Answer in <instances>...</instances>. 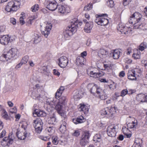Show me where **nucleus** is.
Listing matches in <instances>:
<instances>
[{"instance_id": "1", "label": "nucleus", "mask_w": 147, "mask_h": 147, "mask_svg": "<svg viewBox=\"0 0 147 147\" xmlns=\"http://www.w3.org/2000/svg\"><path fill=\"white\" fill-rule=\"evenodd\" d=\"M144 20L142 18V15L140 13L135 12L130 16L128 22L129 24H133L134 29L144 30H147V25L143 22Z\"/></svg>"}, {"instance_id": "2", "label": "nucleus", "mask_w": 147, "mask_h": 147, "mask_svg": "<svg viewBox=\"0 0 147 147\" xmlns=\"http://www.w3.org/2000/svg\"><path fill=\"white\" fill-rule=\"evenodd\" d=\"M82 24V22H79L76 18L72 19L71 22V25L68 27L63 32V34L65 38L72 36L77 31V28Z\"/></svg>"}, {"instance_id": "3", "label": "nucleus", "mask_w": 147, "mask_h": 147, "mask_svg": "<svg viewBox=\"0 0 147 147\" xmlns=\"http://www.w3.org/2000/svg\"><path fill=\"white\" fill-rule=\"evenodd\" d=\"M17 49L11 48L9 51L5 52L0 57V60L3 61H7L14 57L17 53Z\"/></svg>"}, {"instance_id": "4", "label": "nucleus", "mask_w": 147, "mask_h": 147, "mask_svg": "<svg viewBox=\"0 0 147 147\" xmlns=\"http://www.w3.org/2000/svg\"><path fill=\"white\" fill-rule=\"evenodd\" d=\"M21 3L18 1H11L8 2L5 8V10L7 12L16 11L20 8Z\"/></svg>"}, {"instance_id": "5", "label": "nucleus", "mask_w": 147, "mask_h": 147, "mask_svg": "<svg viewBox=\"0 0 147 147\" xmlns=\"http://www.w3.org/2000/svg\"><path fill=\"white\" fill-rule=\"evenodd\" d=\"M107 15L106 14H102L97 16L96 17L95 22L98 25L101 26H105L107 25L109 23L108 20L104 17Z\"/></svg>"}, {"instance_id": "6", "label": "nucleus", "mask_w": 147, "mask_h": 147, "mask_svg": "<svg viewBox=\"0 0 147 147\" xmlns=\"http://www.w3.org/2000/svg\"><path fill=\"white\" fill-rule=\"evenodd\" d=\"M90 136V134L89 131H85L84 132L80 141V144L81 146H84L88 144Z\"/></svg>"}, {"instance_id": "7", "label": "nucleus", "mask_w": 147, "mask_h": 147, "mask_svg": "<svg viewBox=\"0 0 147 147\" xmlns=\"http://www.w3.org/2000/svg\"><path fill=\"white\" fill-rule=\"evenodd\" d=\"M116 108L115 107L110 108L106 107L102 109L100 113L102 115H106L108 118H111L113 116L115 112L114 110H116Z\"/></svg>"}, {"instance_id": "8", "label": "nucleus", "mask_w": 147, "mask_h": 147, "mask_svg": "<svg viewBox=\"0 0 147 147\" xmlns=\"http://www.w3.org/2000/svg\"><path fill=\"white\" fill-rule=\"evenodd\" d=\"M45 5L47 9L52 11H55L57 8V3L54 0H46Z\"/></svg>"}, {"instance_id": "9", "label": "nucleus", "mask_w": 147, "mask_h": 147, "mask_svg": "<svg viewBox=\"0 0 147 147\" xmlns=\"http://www.w3.org/2000/svg\"><path fill=\"white\" fill-rule=\"evenodd\" d=\"M97 70L95 68H89L87 70V73L91 77L95 78H99L101 76V74L100 73L97 72Z\"/></svg>"}, {"instance_id": "10", "label": "nucleus", "mask_w": 147, "mask_h": 147, "mask_svg": "<svg viewBox=\"0 0 147 147\" xmlns=\"http://www.w3.org/2000/svg\"><path fill=\"white\" fill-rule=\"evenodd\" d=\"M98 55L100 58H105L109 56V53L108 50L103 48L97 50Z\"/></svg>"}, {"instance_id": "11", "label": "nucleus", "mask_w": 147, "mask_h": 147, "mask_svg": "<svg viewBox=\"0 0 147 147\" xmlns=\"http://www.w3.org/2000/svg\"><path fill=\"white\" fill-rule=\"evenodd\" d=\"M50 105H51L52 107H54L55 106V109L59 113H61L63 108V105L59 102H57L55 100H53L50 101L49 103Z\"/></svg>"}, {"instance_id": "12", "label": "nucleus", "mask_w": 147, "mask_h": 147, "mask_svg": "<svg viewBox=\"0 0 147 147\" xmlns=\"http://www.w3.org/2000/svg\"><path fill=\"white\" fill-rule=\"evenodd\" d=\"M115 126L114 125H111L109 126L107 130V134L108 136L113 137L116 136Z\"/></svg>"}, {"instance_id": "13", "label": "nucleus", "mask_w": 147, "mask_h": 147, "mask_svg": "<svg viewBox=\"0 0 147 147\" xmlns=\"http://www.w3.org/2000/svg\"><path fill=\"white\" fill-rule=\"evenodd\" d=\"M59 65L61 68L65 67L67 65L68 60L66 57L62 56L59 59Z\"/></svg>"}, {"instance_id": "14", "label": "nucleus", "mask_w": 147, "mask_h": 147, "mask_svg": "<svg viewBox=\"0 0 147 147\" xmlns=\"http://www.w3.org/2000/svg\"><path fill=\"white\" fill-rule=\"evenodd\" d=\"M15 138L14 135L12 134H9L8 137H5L3 139V142H5L7 145L9 146L10 145L12 144Z\"/></svg>"}, {"instance_id": "15", "label": "nucleus", "mask_w": 147, "mask_h": 147, "mask_svg": "<svg viewBox=\"0 0 147 147\" xmlns=\"http://www.w3.org/2000/svg\"><path fill=\"white\" fill-rule=\"evenodd\" d=\"M10 38L8 35L0 36V43L4 45H7L9 42H11Z\"/></svg>"}, {"instance_id": "16", "label": "nucleus", "mask_w": 147, "mask_h": 147, "mask_svg": "<svg viewBox=\"0 0 147 147\" xmlns=\"http://www.w3.org/2000/svg\"><path fill=\"white\" fill-rule=\"evenodd\" d=\"M52 27V24L50 23H48L44 30L42 32V34L44 35L45 37L47 38L49 34Z\"/></svg>"}, {"instance_id": "17", "label": "nucleus", "mask_w": 147, "mask_h": 147, "mask_svg": "<svg viewBox=\"0 0 147 147\" xmlns=\"http://www.w3.org/2000/svg\"><path fill=\"white\" fill-rule=\"evenodd\" d=\"M16 136L18 138L21 140H24L27 136L29 135L30 134L26 131L22 133L17 131L16 133Z\"/></svg>"}, {"instance_id": "18", "label": "nucleus", "mask_w": 147, "mask_h": 147, "mask_svg": "<svg viewBox=\"0 0 147 147\" xmlns=\"http://www.w3.org/2000/svg\"><path fill=\"white\" fill-rule=\"evenodd\" d=\"M136 100L138 102H147V95L144 94H140L137 95L136 97Z\"/></svg>"}, {"instance_id": "19", "label": "nucleus", "mask_w": 147, "mask_h": 147, "mask_svg": "<svg viewBox=\"0 0 147 147\" xmlns=\"http://www.w3.org/2000/svg\"><path fill=\"white\" fill-rule=\"evenodd\" d=\"M93 27V24L92 22H89L86 23L84 28V31L87 33H90Z\"/></svg>"}, {"instance_id": "20", "label": "nucleus", "mask_w": 147, "mask_h": 147, "mask_svg": "<svg viewBox=\"0 0 147 147\" xmlns=\"http://www.w3.org/2000/svg\"><path fill=\"white\" fill-rule=\"evenodd\" d=\"M33 114L38 117H45L46 116V113L44 111L38 109H34Z\"/></svg>"}, {"instance_id": "21", "label": "nucleus", "mask_w": 147, "mask_h": 147, "mask_svg": "<svg viewBox=\"0 0 147 147\" xmlns=\"http://www.w3.org/2000/svg\"><path fill=\"white\" fill-rule=\"evenodd\" d=\"M33 123H34V127L38 128L42 127L43 123L42 120L40 118H38L36 120H34Z\"/></svg>"}, {"instance_id": "22", "label": "nucleus", "mask_w": 147, "mask_h": 147, "mask_svg": "<svg viewBox=\"0 0 147 147\" xmlns=\"http://www.w3.org/2000/svg\"><path fill=\"white\" fill-rule=\"evenodd\" d=\"M88 87H91L90 90V92L94 95L96 93L97 89V86L96 85H94L93 84H89L88 85Z\"/></svg>"}, {"instance_id": "23", "label": "nucleus", "mask_w": 147, "mask_h": 147, "mask_svg": "<svg viewBox=\"0 0 147 147\" xmlns=\"http://www.w3.org/2000/svg\"><path fill=\"white\" fill-rule=\"evenodd\" d=\"M85 121V119L82 116L74 119L73 120V122L75 124L82 123Z\"/></svg>"}, {"instance_id": "24", "label": "nucleus", "mask_w": 147, "mask_h": 147, "mask_svg": "<svg viewBox=\"0 0 147 147\" xmlns=\"http://www.w3.org/2000/svg\"><path fill=\"white\" fill-rule=\"evenodd\" d=\"M122 53L119 49H115L113 52V57L115 59H117L119 58Z\"/></svg>"}, {"instance_id": "25", "label": "nucleus", "mask_w": 147, "mask_h": 147, "mask_svg": "<svg viewBox=\"0 0 147 147\" xmlns=\"http://www.w3.org/2000/svg\"><path fill=\"white\" fill-rule=\"evenodd\" d=\"M128 78L131 80H136V76L134 74L132 70L128 71L127 73Z\"/></svg>"}, {"instance_id": "26", "label": "nucleus", "mask_w": 147, "mask_h": 147, "mask_svg": "<svg viewBox=\"0 0 147 147\" xmlns=\"http://www.w3.org/2000/svg\"><path fill=\"white\" fill-rule=\"evenodd\" d=\"M45 131L49 135H52L54 133L55 129L54 127L53 126L48 127L46 128Z\"/></svg>"}, {"instance_id": "27", "label": "nucleus", "mask_w": 147, "mask_h": 147, "mask_svg": "<svg viewBox=\"0 0 147 147\" xmlns=\"http://www.w3.org/2000/svg\"><path fill=\"white\" fill-rule=\"evenodd\" d=\"M83 95L81 91H76L74 95V97L75 99H79L81 98Z\"/></svg>"}, {"instance_id": "28", "label": "nucleus", "mask_w": 147, "mask_h": 147, "mask_svg": "<svg viewBox=\"0 0 147 147\" xmlns=\"http://www.w3.org/2000/svg\"><path fill=\"white\" fill-rule=\"evenodd\" d=\"M84 58L82 57H80V56L78 57L76 60L77 64L78 65H84Z\"/></svg>"}, {"instance_id": "29", "label": "nucleus", "mask_w": 147, "mask_h": 147, "mask_svg": "<svg viewBox=\"0 0 147 147\" xmlns=\"http://www.w3.org/2000/svg\"><path fill=\"white\" fill-rule=\"evenodd\" d=\"M136 121L131 123H129L127 124V126L128 128L130 129L136 128L138 124V123L137 120H136Z\"/></svg>"}, {"instance_id": "30", "label": "nucleus", "mask_w": 147, "mask_h": 147, "mask_svg": "<svg viewBox=\"0 0 147 147\" xmlns=\"http://www.w3.org/2000/svg\"><path fill=\"white\" fill-rule=\"evenodd\" d=\"M67 99L66 96H62L59 99V101L58 102L62 105H65L66 104L67 102Z\"/></svg>"}, {"instance_id": "31", "label": "nucleus", "mask_w": 147, "mask_h": 147, "mask_svg": "<svg viewBox=\"0 0 147 147\" xmlns=\"http://www.w3.org/2000/svg\"><path fill=\"white\" fill-rule=\"evenodd\" d=\"M136 51L133 54L132 57L135 59H139L140 58V53L138 49H136Z\"/></svg>"}, {"instance_id": "32", "label": "nucleus", "mask_w": 147, "mask_h": 147, "mask_svg": "<svg viewBox=\"0 0 147 147\" xmlns=\"http://www.w3.org/2000/svg\"><path fill=\"white\" fill-rule=\"evenodd\" d=\"M56 121V119L54 115L49 118L48 123L50 124H54Z\"/></svg>"}, {"instance_id": "33", "label": "nucleus", "mask_w": 147, "mask_h": 147, "mask_svg": "<svg viewBox=\"0 0 147 147\" xmlns=\"http://www.w3.org/2000/svg\"><path fill=\"white\" fill-rule=\"evenodd\" d=\"M57 8L58 9V12L61 13H63L65 12V8L63 5H58Z\"/></svg>"}, {"instance_id": "34", "label": "nucleus", "mask_w": 147, "mask_h": 147, "mask_svg": "<svg viewBox=\"0 0 147 147\" xmlns=\"http://www.w3.org/2000/svg\"><path fill=\"white\" fill-rule=\"evenodd\" d=\"M118 30L119 31L122 33H126V32L124 30V29H126L124 25H122L121 24L119 25V27L117 28Z\"/></svg>"}, {"instance_id": "35", "label": "nucleus", "mask_w": 147, "mask_h": 147, "mask_svg": "<svg viewBox=\"0 0 147 147\" xmlns=\"http://www.w3.org/2000/svg\"><path fill=\"white\" fill-rule=\"evenodd\" d=\"M147 47V44L146 42H143L141 44L138 48L139 50L142 51Z\"/></svg>"}, {"instance_id": "36", "label": "nucleus", "mask_w": 147, "mask_h": 147, "mask_svg": "<svg viewBox=\"0 0 147 147\" xmlns=\"http://www.w3.org/2000/svg\"><path fill=\"white\" fill-rule=\"evenodd\" d=\"M34 36L35 37L34 38V42L35 43H37L39 42L41 40L40 35L37 34H35Z\"/></svg>"}, {"instance_id": "37", "label": "nucleus", "mask_w": 147, "mask_h": 147, "mask_svg": "<svg viewBox=\"0 0 147 147\" xmlns=\"http://www.w3.org/2000/svg\"><path fill=\"white\" fill-rule=\"evenodd\" d=\"M131 70L137 77L139 76L140 74L141 73V71L140 69L138 68L134 69H132Z\"/></svg>"}, {"instance_id": "38", "label": "nucleus", "mask_w": 147, "mask_h": 147, "mask_svg": "<svg viewBox=\"0 0 147 147\" xmlns=\"http://www.w3.org/2000/svg\"><path fill=\"white\" fill-rule=\"evenodd\" d=\"M101 140L100 135L99 134H96L94 137L93 140L96 142H100Z\"/></svg>"}, {"instance_id": "39", "label": "nucleus", "mask_w": 147, "mask_h": 147, "mask_svg": "<svg viewBox=\"0 0 147 147\" xmlns=\"http://www.w3.org/2000/svg\"><path fill=\"white\" fill-rule=\"evenodd\" d=\"M1 112V116L3 118L6 119H7L8 118V115L5 110L3 109Z\"/></svg>"}, {"instance_id": "40", "label": "nucleus", "mask_w": 147, "mask_h": 147, "mask_svg": "<svg viewBox=\"0 0 147 147\" xmlns=\"http://www.w3.org/2000/svg\"><path fill=\"white\" fill-rule=\"evenodd\" d=\"M100 98L102 100H105L107 98L106 94L105 92L103 90L102 92L99 95Z\"/></svg>"}, {"instance_id": "41", "label": "nucleus", "mask_w": 147, "mask_h": 147, "mask_svg": "<svg viewBox=\"0 0 147 147\" xmlns=\"http://www.w3.org/2000/svg\"><path fill=\"white\" fill-rule=\"evenodd\" d=\"M107 5L110 7H112L114 5V1L113 0H107Z\"/></svg>"}, {"instance_id": "42", "label": "nucleus", "mask_w": 147, "mask_h": 147, "mask_svg": "<svg viewBox=\"0 0 147 147\" xmlns=\"http://www.w3.org/2000/svg\"><path fill=\"white\" fill-rule=\"evenodd\" d=\"M142 139L138 138H136L134 141V144L142 146Z\"/></svg>"}, {"instance_id": "43", "label": "nucleus", "mask_w": 147, "mask_h": 147, "mask_svg": "<svg viewBox=\"0 0 147 147\" xmlns=\"http://www.w3.org/2000/svg\"><path fill=\"white\" fill-rule=\"evenodd\" d=\"M36 18L34 16L33 17H32V18H29L27 21L26 25L28 26H29L32 24L33 20L35 19Z\"/></svg>"}, {"instance_id": "44", "label": "nucleus", "mask_w": 147, "mask_h": 147, "mask_svg": "<svg viewBox=\"0 0 147 147\" xmlns=\"http://www.w3.org/2000/svg\"><path fill=\"white\" fill-rule=\"evenodd\" d=\"M29 59V57L28 56H25L23 57L21 60V62L23 64L26 63Z\"/></svg>"}, {"instance_id": "45", "label": "nucleus", "mask_w": 147, "mask_h": 147, "mask_svg": "<svg viewBox=\"0 0 147 147\" xmlns=\"http://www.w3.org/2000/svg\"><path fill=\"white\" fill-rule=\"evenodd\" d=\"M92 8V4H89L85 6L84 10V11H87L91 10Z\"/></svg>"}, {"instance_id": "46", "label": "nucleus", "mask_w": 147, "mask_h": 147, "mask_svg": "<svg viewBox=\"0 0 147 147\" xmlns=\"http://www.w3.org/2000/svg\"><path fill=\"white\" fill-rule=\"evenodd\" d=\"M52 143L53 144L57 145L58 144L59 141L57 140V136H53L52 138Z\"/></svg>"}, {"instance_id": "47", "label": "nucleus", "mask_w": 147, "mask_h": 147, "mask_svg": "<svg viewBox=\"0 0 147 147\" xmlns=\"http://www.w3.org/2000/svg\"><path fill=\"white\" fill-rule=\"evenodd\" d=\"M59 130L63 134H64L66 131V127L64 126H61L59 128Z\"/></svg>"}, {"instance_id": "48", "label": "nucleus", "mask_w": 147, "mask_h": 147, "mask_svg": "<svg viewBox=\"0 0 147 147\" xmlns=\"http://www.w3.org/2000/svg\"><path fill=\"white\" fill-rule=\"evenodd\" d=\"M79 108L81 109L80 110V111H84V112L88 111V109L86 108V106L84 105L80 104Z\"/></svg>"}, {"instance_id": "49", "label": "nucleus", "mask_w": 147, "mask_h": 147, "mask_svg": "<svg viewBox=\"0 0 147 147\" xmlns=\"http://www.w3.org/2000/svg\"><path fill=\"white\" fill-rule=\"evenodd\" d=\"M128 90L127 89H125L122 90L121 92L120 96H124L126 94H127Z\"/></svg>"}, {"instance_id": "50", "label": "nucleus", "mask_w": 147, "mask_h": 147, "mask_svg": "<svg viewBox=\"0 0 147 147\" xmlns=\"http://www.w3.org/2000/svg\"><path fill=\"white\" fill-rule=\"evenodd\" d=\"M38 5H34L32 7V11L33 12H35L38 10Z\"/></svg>"}, {"instance_id": "51", "label": "nucleus", "mask_w": 147, "mask_h": 147, "mask_svg": "<svg viewBox=\"0 0 147 147\" xmlns=\"http://www.w3.org/2000/svg\"><path fill=\"white\" fill-rule=\"evenodd\" d=\"M28 124H27V122L24 121V122L22 125V128H23L24 130L25 131L26 130V128H27V126Z\"/></svg>"}, {"instance_id": "52", "label": "nucleus", "mask_w": 147, "mask_h": 147, "mask_svg": "<svg viewBox=\"0 0 147 147\" xmlns=\"http://www.w3.org/2000/svg\"><path fill=\"white\" fill-rule=\"evenodd\" d=\"M25 18V16H22L20 18V23L22 25H23L25 23L24 21V20Z\"/></svg>"}, {"instance_id": "53", "label": "nucleus", "mask_w": 147, "mask_h": 147, "mask_svg": "<svg viewBox=\"0 0 147 147\" xmlns=\"http://www.w3.org/2000/svg\"><path fill=\"white\" fill-rule=\"evenodd\" d=\"M62 93L60 92L59 90H57V92L55 93V98L57 99L59 98L61 95Z\"/></svg>"}, {"instance_id": "54", "label": "nucleus", "mask_w": 147, "mask_h": 147, "mask_svg": "<svg viewBox=\"0 0 147 147\" xmlns=\"http://www.w3.org/2000/svg\"><path fill=\"white\" fill-rule=\"evenodd\" d=\"M66 121L67 119H65L64 120H62L61 122V126L66 127L67 125Z\"/></svg>"}, {"instance_id": "55", "label": "nucleus", "mask_w": 147, "mask_h": 147, "mask_svg": "<svg viewBox=\"0 0 147 147\" xmlns=\"http://www.w3.org/2000/svg\"><path fill=\"white\" fill-rule=\"evenodd\" d=\"M36 131L38 133H40L42 129V127H39L36 128V127H34Z\"/></svg>"}, {"instance_id": "56", "label": "nucleus", "mask_w": 147, "mask_h": 147, "mask_svg": "<svg viewBox=\"0 0 147 147\" xmlns=\"http://www.w3.org/2000/svg\"><path fill=\"white\" fill-rule=\"evenodd\" d=\"M131 0H123V4L125 6L129 4Z\"/></svg>"}, {"instance_id": "57", "label": "nucleus", "mask_w": 147, "mask_h": 147, "mask_svg": "<svg viewBox=\"0 0 147 147\" xmlns=\"http://www.w3.org/2000/svg\"><path fill=\"white\" fill-rule=\"evenodd\" d=\"M47 68L45 66H43L41 69V70L42 71H41V72L46 74L47 73Z\"/></svg>"}, {"instance_id": "58", "label": "nucleus", "mask_w": 147, "mask_h": 147, "mask_svg": "<svg viewBox=\"0 0 147 147\" xmlns=\"http://www.w3.org/2000/svg\"><path fill=\"white\" fill-rule=\"evenodd\" d=\"M128 128H127L125 127H123L122 129V131L125 134H126L127 131H128Z\"/></svg>"}, {"instance_id": "59", "label": "nucleus", "mask_w": 147, "mask_h": 147, "mask_svg": "<svg viewBox=\"0 0 147 147\" xmlns=\"http://www.w3.org/2000/svg\"><path fill=\"white\" fill-rule=\"evenodd\" d=\"M124 60L125 63L128 64L131 63L132 62V60L131 59L128 58L125 59Z\"/></svg>"}, {"instance_id": "60", "label": "nucleus", "mask_w": 147, "mask_h": 147, "mask_svg": "<svg viewBox=\"0 0 147 147\" xmlns=\"http://www.w3.org/2000/svg\"><path fill=\"white\" fill-rule=\"evenodd\" d=\"M10 22L13 24H15L16 23V20L13 18H11L10 19Z\"/></svg>"}, {"instance_id": "61", "label": "nucleus", "mask_w": 147, "mask_h": 147, "mask_svg": "<svg viewBox=\"0 0 147 147\" xmlns=\"http://www.w3.org/2000/svg\"><path fill=\"white\" fill-rule=\"evenodd\" d=\"M53 73L55 75H57L59 76L60 75V73L56 69H54L53 70Z\"/></svg>"}, {"instance_id": "62", "label": "nucleus", "mask_w": 147, "mask_h": 147, "mask_svg": "<svg viewBox=\"0 0 147 147\" xmlns=\"http://www.w3.org/2000/svg\"><path fill=\"white\" fill-rule=\"evenodd\" d=\"M130 27L129 28H128V27H126V29H124V30L126 32V33H124L125 34H127L128 33V32H129L131 31V29L130 28Z\"/></svg>"}, {"instance_id": "63", "label": "nucleus", "mask_w": 147, "mask_h": 147, "mask_svg": "<svg viewBox=\"0 0 147 147\" xmlns=\"http://www.w3.org/2000/svg\"><path fill=\"white\" fill-rule=\"evenodd\" d=\"M5 26H0V33L3 32L5 31Z\"/></svg>"}, {"instance_id": "64", "label": "nucleus", "mask_w": 147, "mask_h": 147, "mask_svg": "<svg viewBox=\"0 0 147 147\" xmlns=\"http://www.w3.org/2000/svg\"><path fill=\"white\" fill-rule=\"evenodd\" d=\"M87 53L86 51H84L81 54V56L80 57H82L84 58V57H85L87 55Z\"/></svg>"}]
</instances>
